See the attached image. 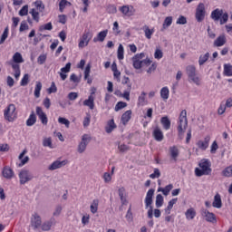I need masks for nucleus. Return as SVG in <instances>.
I'll return each mask as SVG.
<instances>
[{
	"label": "nucleus",
	"mask_w": 232,
	"mask_h": 232,
	"mask_svg": "<svg viewBox=\"0 0 232 232\" xmlns=\"http://www.w3.org/2000/svg\"><path fill=\"white\" fill-rule=\"evenodd\" d=\"M144 57H146L144 53H137L132 57V66L135 70H140V68H148V66H151L150 59H144Z\"/></svg>",
	"instance_id": "obj_1"
},
{
	"label": "nucleus",
	"mask_w": 232,
	"mask_h": 232,
	"mask_svg": "<svg viewBox=\"0 0 232 232\" xmlns=\"http://www.w3.org/2000/svg\"><path fill=\"white\" fill-rule=\"evenodd\" d=\"M199 168L195 169L196 177H204V175H209L212 171L211 161L208 159H203L198 163Z\"/></svg>",
	"instance_id": "obj_2"
},
{
	"label": "nucleus",
	"mask_w": 232,
	"mask_h": 232,
	"mask_svg": "<svg viewBox=\"0 0 232 232\" xmlns=\"http://www.w3.org/2000/svg\"><path fill=\"white\" fill-rule=\"evenodd\" d=\"M186 128H188V111H186V110H183L179 114L178 121V135L180 140L184 139Z\"/></svg>",
	"instance_id": "obj_3"
},
{
	"label": "nucleus",
	"mask_w": 232,
	"mask_h": 232,
	"mask_svg": "<svg viewBox=\"0 0 232 232\" xmlns=\"http://www.w3.org/2000/svg\"><path fill=\"white\" fill-rule=\"evenodd\" d=\"M153 195H155V189L150 188L148 190L145 197V208L148 209L147 215L148 218H153Z\"/></svg>",
	"instance_id": "obj_4"
},
{
	"label": "nucleus",
	"mask_w": 232,
	"mask_h": 232,
	"mask_svg": "<svg viewBox=\"0 0 232 232\" xmlns=\"http://www.w3.org/2000/svg\"><path fill=\"white\" fill-rule=\"evenodd\" d=\"M17 109L15 108V104L10 103L5 110H4V118L8 122H14L15 119H17Z\"/></svg>",
	"instance_id": "obj_5"
},
{
	"label": "nucleus",
	"mask_w": 232,
	"mask_h": 232,
	"mask_svg": "<svg viewBox=\"0 0 232 232\" xmlns=\"http://www.w3.org/2000/svg\"><path fill=\"white\" fill-rule=\"evenodd\" d=\"M90 142H92V136H90L89 134H83L82 136L81 141L78 143L77 152L80 154L84 153Z\"/></svg>",
	"instance_id": "obj_6"
},
{
	"label": "nucleus",
	"mask_w": 232,
	"mask_h": 232,
	"mask_svg": "<svg viewBox=\"0 0 232 232\" xmlns=\"http://www.w3.org/2000/svg\"><path fill=\"white\" fill-rule=\"evenodd\" d=\"M43 224V218L41 215L37 212H34L31 216L30 219V227L34 231H37V229H41V225Z\"/></svg>",
	"instance_id": "obj_7"
},
{
	"label": "nucleus",
	"mask_w": 232,
	"mask_h": 232,
	"mask_svg": "<svg viewBox=\"0 0 232 232\" xmlns=\"http://www.w3.org/2000/svg\"><path fill=\"white\" fill-rule=\"evenodd\" d=\"M195 17L198 23H202L206 19V5L199 3L196 8Z\"/></svg>",
	"instance_id": "obj_8"
},
{
	"label": "nucleus",
	"mask_w": 232,
	"mask_h": 232,
	"mask_svg": "<svg viewBox=\"0 0 232 232\" xmlns=\"http://www.w3.org/2000/svg\"><path fill=\"white\" fill-rule=\"evenodd\" d=\"M18 177H19L20 184L22 186H24V184L30 182V180L34 179V174H32V172H30V170L28 169H22L19 172Z\"/></svg>",
	"instance_id": "obj_9"
},
{
	"label": "nucleus",
	"mask_w": 232,
	"mask_h": 232,
	"mask_svg": "<svg viewBox=\"0 0 232 232\" xmlns=\"http://www.w3.org/2000/svg\"><path fill=\"white\" fill-rule=\"evenodd\" d=\"M120 12L122 14L123 17H133L137 10L131 5H125L119 7Z\"/></svg>",
	"instance_id": "obj_10"
},
{
	"label": "nucleus",
	"mask_w": 232,
	"mask_h": 232,
	"mask_svg": "<svg viewBox=\"0 0 232 232\" xmlns=\"http://www.w3.org/2000/svg\"><path fill=\"white\" fill-rule=\"evenodd\" d=\"M92 37H93V34H92L90 31L84 32L82 37L80 38V42L78 44L79 48H86V46L90 44Z\"/></svg>",
	"instance_id": "obj_11"
},
{
	"label": "nucleus",
	"mask_w": 232,
	"mask_h": 232,
	"mask_svg": "<svg viewBox=\"0 0 232 232\" xmlns=\"http://www.w3.org/2000/svg\"><path fill=\"white\" fill-rule=\"evenodd\" d=\"M201 217L205 218L207 222H209L210 224H216L217 222V216L215 213L209 212V210L206 208H202L201 211Z\"/></svg>",
	"instance_id": "obj_12"
},
{
	"label": "nucleus",
	"mask_w": 232,
	"mask_h": 232,
	"mask_svg": "<svg viewBox=\"0 0 232 232\" xmlns=\"http://www.w3.org/2000/svg\"><path fill=\"white\" fill-rule=\"evenodd\" d=\"M23 63H24L23 54H21V53H19V52H16L14 53V55L12 57V61L9 62V64L11 67L21 66V64H23Z\"/></svg>",
	"instance_id": "obj_13"
},
{
	"label": "nucleus",
	"mask_w": 232,
	"mask_h": 232,
	"mask_svg": "<svg viewBox=\"0 0 232 232\" xmlns=\"http://www.w3.org/2000/svg\"><path fill=\"white\" fill-rule=\"evenodd\" d=\"M211 140V137L206 136L204 140H199L196 142V146H198V150L201 151H206L208 148H209V142Z\"/></svg>",
	"instance_id": "obj_14"
},
{
	"label": "nucleus",
	"mask_w": 232,
	"mask_h": 232,
	"mask_svg": "<svg viewBox=\"0 0 232 232\" xmlns=\"http://www.w3.org/2000/svg\"><path fill=\"white\" fill-rule=\"evenodd\" d=\"M2 177L7 180H12L15 177V172L9 166H5L2 169Z\"/></svg>",
	"instance_id": "obj_15"
},
{
	"label": "nucleus",
	"mask_w": 232,
	"mask_h": 232,
	"mask_svg": "<svg viewBox=\"0 0 232 232\" xmlns=\"http://www.w3.org/2000/svg\"><path fill=\"white\" fill-rule=\"evenodd\" d=\"M56 223L57 221L53 218H51L49 220L42 223L40 229H42V231H50V229H52V226H55Z\"/></svg>",
	"instance_id": "obj_16"
},
{
	"label": "nucleus",
	"mask_w": 232,
	"mask_h": 232,
	"mask_svg": "<svg viewBox=\"0 0 232 232\" xmlns=\"http://www.w3.org/2000/svg\"><path fill=\"white\" fill-rule=\"evenodd\" d=\"M65 164H68L67 160H55L48 167V169L50 171H55V169L64 167Z\"/></svg>",
	"instance_id": "obj_17"
},
{
	"label": "nucleus",
	"mask_w": 232,
	"mask_h": 232,
	"mask_svg": "<svg viewBox=\"0 0 232 232\" xmlns=\"http://www.w3.org/2000/svg\"><path fill=\"white\" fill-rule=\"evenodd\" d=\"M36 115L39 117L42 124H48V117L46 116V113L43 111V108L37 106L36 107Z\"/></svg>",
	"instance_id": "obj_18"
},
{
	"label": "nucleus",
	"mask_w": 232,
	"mask_h": 232,
	"mask_svg": "<svg viewBox=\"0 0 232 232\" xmlns=\"http://www.w3.org/2000/svg\"><path fill=\"white\" fill-rule=\"evenodd\" d=\"M71 69H72L71 63H67L66 65L61 69L60 77H61L62 81H66V79L68 77V74H66V73H70Z\"/></svg>",
	"instance_id": "obj_19"
},
{
	"label": "nucleus",
	"mask_w": 232,
	"mask_h": 232,
	"mask_svg": "<svg viewBox=\"0 0 232 232\" xmlns=\"http://www.w3.org/2000/svg\"><path fill=\"white\" fill-rule=\"evenodd\" d=\"M152 135L158 142H162L164 140V133L162 132V130L160 128L156 127L152 132Z\"/></svg>",
	"instance_id": "obj_20"
},
{
	"label": "nucleus",
	"mask_w": 232,
	"mask_h": 232,
	"mask_svg": "<svg viewBox=\"0 0 232 232\" xmlns=\"http://www.w3.org/2000/svg\"><path fill=\"white\" fill-rule=\"evenodd\" d=\"M212 206L216 208V209H220V208H222V196L218 193L214 196Z\"/></svg>",
	"instance_id": "obj_21"
},
{
	"label": "nucleus",
	"mask_w": 232,
	"mask_h": 232,
	"mask_svg": "<svg viewBox=\"0 0 232 232\" xmlns=\"http://www.w3.org/2000/svg\"><path fill=\"white\" fill-rule=\"evenodd\" d=\"M169 153L172 160L177 162V159H179V155L180 154L179 148H177V146L169 147Z\"/></svg>",
	"instance_id": "obj_22"
},
{
	"label": "nucleus",
	"mask_w": 232,
	"mask_h": 232,
	"mask_svg": "<svg viewBox=\"0 0 232 232\" xmlns=\"http://www.w3.org/2000/svg\"><path fill=\"white\" fill-rule=\"evenodd\" d=\"M83 106H87L90 110L95 108V97L89 95L88 99L83 102Z\"/></svg>",
	"instance_id": "obj_23"
},
{
	"label": "nucleus",
	"mask_w": 232,
	"mask_h": 232,
	"mask_svg": "<svg viewBox=\"0 0 232 232\" xmlns=\"http://www.w3.org/2000/svg\"><path fill=\"white\" fill-rule=\"evenodd\" d=\"M92 72V64L88 63L84 69V80L87 81V84H92V80L90 78V73Z\"/></svg>",
	"instance_id": "obj_24"
},
{
	"label": "nucleus",
	"mask_w": 232,
	"mask_h": 232,
	"mask_svg": "<svg viewBox=\"0 0 232 232\" xmlns=\"http://www.w3.org/2000/svg\"><path fill=\"white\" fill-rule=\"evenodd\" d=\"M226 43H227L226 35L221 34L214 41V46H216L217 48H220V46H224Z\"/></svg>",
	"instance_id": "obj_25"
},
{
	"label": "nucleus",
	"mask_w": 232,
	"mask_h": 232,
	"mask_svg": "<svg viewBox=\"0 0 232 232\" xmlns=\"http://www.w3.org/2000/svg\"><path fill=\"white\" fill-rule=\"evenodd\" d=\"M222 14H224V10L222 9H215L212 11L210 17L213 21H220V17H222Z\"/></svg>",
	"instance_id": "obj_26"
},
{
	"label": "nucleus",
	"mask_w": 232,
	"mask_h": 232,
	"mask_svg": "<svg viewBox=\"0 0 232 232\" xmlns=\"http://www.w3.org/2000/svg\"><path fill=\"white\" fill-rule=\"evenodd\" d=\"M107 35H108V30L101 31L98 34L97 37L93 38V43H98V41H100V43H103Z\"/></svg>",
	"instance_id": "obj_27"
},
{
	"label": "nucleus",
	"mask_w": 232,
	"mask_h": 232,
	"mask_svg": "<svg viewBox=\"0 0 232 232\" xmlns=\"http://www.w3.org/2000/svg\"><path fill=\"white\" fill-rule=\"evenodd\" d=\"M160 123L163 126V129L166 130V131H168V130L171 128V121L169 120V118H168V116L162 117L160 119Z\"/></svg>",
	"instance_id": "obj_28"
},
{
	"label": "nucleus",
	"mask_w": 232,
	"mask_h": 232,
	"mask_svg": "<svg viewBox=\"0 0 232 232\" xmlns=\"http://www.w3.org/2000/svg\"><path fill=\"white\" fill-rule=\"evenodd\" d=\"M131 119V111H126L122 116H121V123L126 126L128 122H130V120Z\"/></svg>",
	"instance_id": "obj_29"
},
{
	"label": "nucleus",
	"mask_w": 232,
	"mask_h": 232,
	"mask_svg": "<svg viewBox=\"0 0 232 232\" xmlns=\"http://www.w3.org/2000/svg\"><path fill=\"white\" fill-rule=\"evenodd\" d=\"M185 217L187 220H193V218L197 217V211L195 210V208H190L185 212Z\"/></svg>",
	"instance_id": "obj_30"
},
{
	"label": "nucleus",
	"mask_w": 232,
	"mask_h": 232,
	"mask_svg": "<svg viewBox=\"0 0 232 232\" xmlns=\"http://www.w3.org/2000/svg\"><path fill=\"white\" fill-rule=\"evenodd\" d=\"M223 74L226 77H232V65H231V63H225L223 65Z\"/></svg>",
	"instance_id": "obj_31"
},
{
	"label": "nucleus",
	"mask_w": 232,
	"mask_h": 232,
	"mask_svg": "<svg viewBox=\"0 0 232 232\" xmlns=\"http://www.w3.org/2000/svg\"><path fill=\"white\" fill-rule=\"evenodd\" d=\"M160 94L163 101H168L169 99V88L168 86L161 88Z\"/></svg>",
	"instance_id": "obj_32"
},
{
	"label": "nucleus",
	"mask_w": 232,
	"mask_h": 232,
	"mask_svg": "<svg viewBox=\"0 0 232 232\" xmlns=\"http://www.w3.org/2000/svg\"><path fill=\"white\" fill-rule=\"evenodd\" d=\"M179 198H175L169 201L167 208H165L166 215H169L171 213V209H173V206L177 204Z\"/></svg>",
	"instance_id": "obj_33"
},
{
	"label": "nucleus",
	"mask_w": 232,
	"mask_h": 232,
	"mask_svg": "<svg viewBox=\"0 0 232 232\" xmlns=\"http://www.w3.org/2000/svg\"><path fill=\"white\" fill-rule=\"evenodd\" d=\"M26 155V150H23V152L19 155L18 159L21 160V163L19 164V167L24 166V164L28 163V160H30V158Z\"/></svg>",
	"instance_id": "obj_34"
},
{
	"label": "nucleus",
	"mask_w": 232,
	"mask_h": 232,
	"mask_svg": "<svg viewBox=\"0 0 232 232\" xmlns=\"http://www.w3.org/2000/svg\"><path fill=\"white\" fill-rule=\"evenodd\" d=\"M210 54L209 53H206L204 54H201L198 58V64L199 66H204L208 61H209Z\"/></svg>",
	"instance_id": "obj_35"
},
{
	"label": "nucleus",
	"mask_w": 232,
	"mask_h": 232,
	"mask_svg": "<svg viewBox=\"0 0 232 232\" xmlns=\"http://www.w3.org/2000/svg\"><path fill=\"white\" fill-rule=\"evenodd\" d=\"M41 90H43V83L37 81L35 82V87H34V97L36 99H39V97H41Z\"/></svg>",
	"instance_id": "obj_36"
},
{
	"label": "nucleus",
	"mask_w": 232,
	"mask_h": 232,
	"mask_svg": "<svg viewBox=\"0 0 232 232\" xmlns=\"http://www.w3.org/2000/svg\"><path fill=\"white\" fill-rule=\"evenodd\" d=\"M173 189V184H169L165 188H159L158 191L161 192L165 197H168L169 195V191Z\"/></svg>",
	"instance_id": "obj_37"
},
{
	"label": "nucleus",
	"mask_w": 232,
	"mask_h": 232,
	"mask_svg": "<svg viewBox=\"0 0 232 232\" xmlns=\"http://www.w3.org/2000/svg\"><path fill=\"white\" fill-rule=\"evenodd\" d=\"M146 104H148V101H146V92H142L138 97V106H146Z\"/></svg>",
	"instance_id": "obj_38"
},
{
	"label": "nucleus",
	"mask_w": 232,
	"mask_h": 232,
	"mask_svg": "<svg viewBox=\"0 0 232 232\" xmlns=\"http://www.w3.org/2000/svg\"><path fill=\"white\" fill-rule=\"evenodd\" d=\"M35 122H37V116H35V112L32 111V113L26 121V126H34Z\"/></svg>",
	"instance_id": "obj_39"
},
{
	"label": "nucleus",
	"mask_w": 232,
	"mask_h": 232,
	"mask_svg": "<svg viewBox=\"0 0 232 232\" xmlns=\"http://www.w3.org/2000/svg\"><path fill=\"white\" fill-rule=\"evenodd\" d=\"M117 128V125L115 124V121L113 120H111L108 121L107 126L105 127L106 133H111Z\"/></svg>",
	"instance_id": "obj_40"
},
{
	"label": "nucleus",
	"mask_w": 232,
	"mask_h": 232,
	"mask_svg": "<svg viewBox=\"0 0 232 232\" xmlns=\"http://www.w3.org/2000/svg\"><path fill=\"white\" fill-rule=\"evenodd\" d=\"M143 32H144L145 37L147 39H151V35H153V34H155V29H150V27L148 25H145L143 27Z\"/></svg>",
	"instance_id": "obj_41"
},
{
	"label": "nucleus",
	"mask_w": 232,
	"mask_h": 232,
	"mask_svg": "<svg viewBox=\"0 0 232 232\" xmlns=\"http://www.w3.org/2000/svg\"><path fill=\"white\" fill-rule=\"evenodd\" d=\"M188 81L190 82H194V84H196V86H200V77H198V75H197V73L188 76Z\"/></svg>",
	"instance_id": "obj_42"
},
{
	"label": "nucleus",
	"mask_w": 232,
	"mask_h": 232,
	"mask_svg": "<svg viewBox=\"0 0 232 232\" xmlns=\"http://www.w3.org/2000/svg\"><path fill=\"white\" fill-rule=\"evenodd\" d=\"M173 24V16H167L162 24V30L169 28V25Z\"/></svg>",
	"instance_id": "obj_43"
},
{
	"label": "nucleus",
	"mask_w": 232,
	"mask_h": 232,
	"mask_svg": "<svg viewBox=\"0 0 232 232\" xmlns=\"http://www.w3.org/2000/svg\"><path fill=\"white\" fill-rule=\"evenodd\" d=\"M43 146L44 148H50V150H53V145L52 144V138H44Z\"/></svg>",
	"instance_id": "obj_44"
},
{
	"label": "nucleus",
	"mask_w": 232,
	"mask_h": 232,
	"mask_svg": "<svg viewBox=\"0 0 232 232\" xmlns=\"http://www.w3.org/2000/svg\"><path fill=\"white\" fill-rule=\"evenodd\" d=\"M91 212L95 215L97 211L99 210V199H94L92 203L91 204Z\"/></svg>",
	"instance_id": "obj_45"
},
{
	"label": "nucleus",
	"mask_w": 232,
	"mask_h": 232,
	"mask_svg": "<svg viewBox=\"0 0 232 232\" xmlns=\"http://www.w3.org/2000/svg\"><path fill=\"white\" fill-rule=\"evenodd\" d=\"M66 6H72V3L67 0H61L59 3L60 12H64V8H66Z\"/></svg>",
	"instance_id": "obj_46"
},
{
	"label": "nucleus",
	"mask_w": 232,
	"mask_h": 232,
	"mask_svg": "<svg viewBox=\"0 0 232 232\" xmlns=\"http://www.w3.org/2000/svg\"><path fill=\"white\" fill-rule=\"evenodd\" d=\"M186 72L188 77H190L191 75H195V73H197V68L194 65H188L186 67Z\"/></svg>",
	"instance_id": "obj_47"
},
{
	"label": "nucleus",
	"mask_w": 232,
	"mask_h": 232,
	"mask_svg": "<svg viewBox=\"0 0 232 232\" xmlns=\"http://www.w3.org/2000/svg\"><path fill=\"white\" fill-rule=\"evenodd\" d=\"M117 56L119 61H122V59H124V46H122L121 44L118 47Z\"/></svg>",
	"instance_id": "obj_48"
},
{
	"label": "nucleus",
	"mask_w": 232,
	"mask_h": 232,
	"mask_svg": "<svg viewBox=\"0 0 232 232\" xmlns=\"http://www.w3.org/2000/svg\"><path fill=\"white\" fill-rule=\"evenodd\" d=\"M29 14H31L34 21H35L36 23H39V19H40L39 12L36 9L34 8L31 9Z\"/></svg>",
	"instance_id": "obj_49"
},
{
	"label": "nucleus",
	"mask_w": 232,
	"mask_h": 232,
	"mask_svg": "<svg viewBox=\"0 0 232 232\" xmlns=\"http://www.w3.org/2000/svg\"><path fill=\"white\" fill-rule=\"evenodd\" d=\"M162 204H164V197H162L160 194H158L156 197V208H162Z\"/></svg>",
	"instance_id": "obj_50"
},
{
	"label": "nucleus",
	"mask_w": 232,
	"mask_h": 232,
	"mask_svg": "<svg viewBox=\"0 0 232 232\" xmlns=\"http://www.w3.org/2000/svg\"><path fill=\"white\" fill-rule=\"evenodd\" d=\"M30 82V74L25 73L20 82V86H27Z\"/></svg>",
	"instance_id": "obj_51"
},
{
	"label": "nucleus",
	"mask_w": 232,
	"mask_h": 232,
	"mask_svg": "<svg viewBox=\"0 0 232 232\" xmlns=\"http://www.w3.org/2000/svg\"><path fill=\"white\" fill-rule=\"evenodd\" d=\"M34 6L38 12H44V5L43 4V1H41V0L35 1Z\"/></svg>",
	"instance_id": "obj_52"
},
{
	"label": "nucleus",
	"mask_w": 232,
	"mask_h": 232,
	"mask_svg": "<svg viewBox=\"0 0 232 232\" xmlns=\"http://www.w3.org/2000/svg\"><path fill=\"white\" fill-rule=\"evenodd\" d=\"M11 68L14 72V78L19 79V77H21V66L13 65Z\"/></svg>",
	"instance_id": "obj_53"
},
{
	"label": "nucleus",
	"mask_w": 232,
	"mask_h": 232,
	"mask_svg": "<svg viewBox=\"0 0 232 232\" xmlns=\"http://www.w3.org/2000/svg\"><path fill=\"white\" fill-rule=\"evenodd\" d=\"M222 175L223 177H227V178L232 177V166L227 167L225 169H223Z\"/></svg>",
	"instance_id": "obj_54"
},
{
	"label": "nucleus",
	"mask_w": 232,
	"mask_h": 232,
	"mask_svg": "<svg viewBox=\"0 0 232 232\" xmlns=\"http://www.w3.org/2000/svg\"><path fill=\"white\" fill-rule=\"evenodd\" d=\"M59 124H63L65 127L70 128V121L63 117L58 118Z\"/></svg>",
	"instance_id": "obj_55"
},
{
	"label": "nucleus",
	"mask_w": 232,
	"mask_h": 232,
	"mask_svg": "<svg viewBox=\"0 0 232 232\" xmlns=\"http://www.w3.org/2000/svg\"><path fill=\"white\" fill-rule=\"evenodd\" d=\"M47 93L51 95V93H57V86L55 85V82L51 83L50 88L47 89Z\"/></svg>",
	"instance_id": "obj_56"
},
{
	"label": "nucleus",
	"mask_w": 232,
	"mask_h": 232,
	"mask_svg": "<svg viewBox=\"0 0 232 232\" xmlns=\"http://www.w3.org/2000/svg\"><path fill=\"white\" fill-rule=\"evenodd\" d=\"M126 106H128V103H126L124 102H119L116 104L114 110H115V111H120V110H122V109L126 108Z\"/></svg>",
	"instance_id": "obj_57"
},
{
	"label": "nucleus",
	"mask_w": 232,
	"mask_h": 232,
	"mask_svg": "<svg viewBox=\"0 0 232 232\" xmlns=\"http://www.w3.org/2000/svg\"><path fill=\"white\" fill-rule=\"evenodd\" d=\"M19 15L21 17H24V15H28V5H24L20 11H19Z\"/></svg>",
	"instance_id": "obj_58"
},
{
	"label": "nucleus",
	"mask_w": 232,
	"mask_h": 232,
	"mask_svg": "<svg viewBox=\"0 0 232 232\" xmlns=\"http://www.w3.org/2000/svg\"><path fill=\"white\" fill-rule=\"evenodd\" d=\"M8 27H6L5 30H4V33L1 36V39H0V44H3V43H5V41H6V39H8Z\"/></svg>",
	"instance_id": "obj_59"
},
{
	"label": "nucleus",
	"mask_w": 232,
	"mask_h": 232,
	"mask_svg": "<svg viewBox=\"0 0 232 232\" xmlns=\"http://www.w3.org/2000/svg\"><path fill=\"white\" fill-rule=\"evenodd\" d=\"M217 150H218V143L217 142V140H214L210 146V153H212V155H215V153H217Z\"/></svg>",
	"instance_id": "obj_60"
},
{
	"label": "nucleus",
	"mask_w": 232,
	"mask_h": 232,
	"mask_svg": "<svg viewBox=\"0 0 232 232\" xmlns=\"http://www.w3.org/2000/svg\"><path fill=\"white\" fill-rule=\"evenodd\" d=\"M53 25H52V23H47L44 25H41L39 30L40 32H43L44 30H53Z\"/></svg>",
	"instance_id": "obj_61"
},
{
	"label": "nucleus",
	"mask_w": 232,
	"mask_h": 232,
	"mask_svg": "<svg viewBox=\"0 0 232 232\" xmlns=\"http://www.w3.org/2000/svg\"><path fill=\"white\" fill-rule=\"evenodd\" d=\"M164 57V53H162V50L160 49H156L154 53V59L160 60Z\"/></svg>",
	"instance_id": "obj_62"
},
{
	"label": "nucleus",
	"mask_w": 232,
	"mask_h": 232,
	"mask_svg": "<svg viewBox=\"0 0 232 232\" xmlns=\"http://www.w3.org/2000/svg\"><path fill=\"white\" fill-rule=\"evenodd\" d=\"M188 19L184 15H179V17L177 19L176 24H187Z\"/></svg>",
	"instance_id": "obj_63"
},
{
	"label": "nucleus",
	"mask_w": 232,
	"mask_h": 232,
	"mask_svg": "<svg viewBox=\"0 0 232 232\" xmlns=\"http://www.w3.org/2000/svg\"><path fill=\"white\" fill-rule=\"evenodd\" d=\"M220 19V24H226L227 23V20L229 19V14L227 13H223Z\"/></svg>",
	"instance_id": "obj_64"
}]
</instances>
